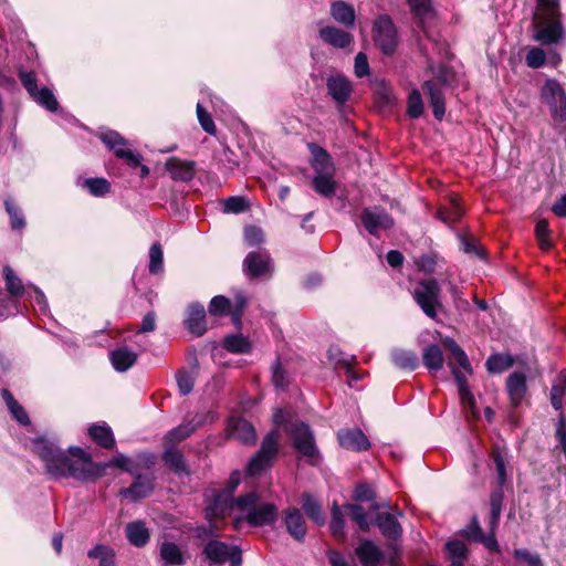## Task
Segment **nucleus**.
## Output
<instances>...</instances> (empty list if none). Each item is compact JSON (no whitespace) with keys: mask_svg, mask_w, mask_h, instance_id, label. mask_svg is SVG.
Returning <instances> with one entry per match:
<instances>
[{"mask_svg":"<svg viewBox=\"0 0 566 566\" xmlns=\"http://www.w3.org/2000/svg\"><path fill=\"white\" fill-rule=\"evenodd\" d=\"M284 524L287 533L296 541L303 542L306 536V523L296 507H289L284 512Z\"/></svg>","mask_w":566,"mask_h":566,"instance_id":"obj_18","label":"nucleus"},{"mask_svg":"<svg viewBox=\"0 0 566 566\" xmlns=\"http://www.w3.org/2000/svg\"><path fill=\"white\" fill-rule=\"evenodd\" d=\"M328 359L334 363L336 366L342 365L346 368V374L348 378V385L352 386V381H357L361 378V375L356 374L352 366V360L355 358L346 356L342 353L337 347H331L327 352Z\"/></svg>","mask_w":566,"mask_h":566,"instance_id":"obj_30","label":"nucleus"},{"mask_svg":"<svg viewBox=\"0 0 566 566\" xmlns=\"http://www.w3.org/2000/svg\"><path fill=\"white\" fill-rule=\"evenodd\" d=\"M223 211L227 213H240L248 209L249 205L242 197H229L222 202Z\"/></svg>","mask_w":566,"mask_h":566,"instance_id":"obj_59","label":"nucleus"},{"mask_svg":"<svg viewBox=\"0 0 566 566\" xmlns=\"http://www.w3.org/2000/svg\"><path fill=\"white\" fill-rule=\"evenodd\" d=\"M3 275L6 279L7 291L12 296H21L24 293V286L22 281L15 275L10 266L3 268Z\"/></svg>","mask_w":566,"mask_h":566,"instance_id":"obj_49","label":"nucleus"},{"mask_svg":"<svg viewBox=\"0 0 566 566\" xmlns=\"http://www.w3.org/2000/svg\"><path fill=\"white\" fill-rule=\"evenodd\" d=\"M375 524L388 539H397L401 536L402 528L396 516L391 513H379L375 520Z\"/></svg>","mask_w":566,"mask_h":566,"instance_id":"obj_27","label":"nucleus"},{"mask_svg":"<svg viewBox=\"0 0 566 566\" xmlns=\"http://www.w3.org/2000/svg\"><path fill=\"white\" fill-rule=\"evenodd\" d=\"M331 532L337 539H344V520L340 507L335 503L332 510Z\"/></svg>","mask_w":566,"mask_h":566,"instance_id":"obj_55","label":"nucleus"},{"mask_svg":"<svg viewBox=\"0 0 566 566\" xmlns=\"http://www.w3.org/2000/svg\"><path fill=\"white\" fill-rule=\"evenodd\" d=\"M453 375H454V379H455V382L458 386V390H459V395H460L462 405L464 407L470 408L472 413H475L474 396L472 395V392L469 389L465 376L461 371L457 370L455 368H453Z\"/></svg>","mask_w":566,"mask_h":566,"instance_id":"obj_36","label":"nucleus"},{"mask_svg":"<svg viewBox=\"0 0 566 566\" xmlns=\"http://www.w3.org/2000/svg\"><path fill=\"white\" fill-rule=\"evenodd\" d=\"M244 240L249 247L259 245L263 241V231L255 226L244 228Z\"/></svg>","mask_w":566,"mask_h":566,"instance_id":"obj_63","label":"nucleus"},{"mask_svg":"<svg viewBox=\"0 0 566 566\" xmlns=\"http://www.w3.org/2000/svg\"><path fill=\"white\" fill-rule=\"evenodd\" d=\"M159 552L165 566H180L186 563L184 551L176 543L163 542Z\"/></svg>","mask_w":566,"mask_h":566,"instance_id":"obj_29","label":"nucleus"},{"mask_svg":"<svg viewBox=\"0 0 566 566\" xmlns=\"http://www.w3.org/2000/svg\"><path fill=\"white\" fill-rule=\"evenodd\" d=\"M506 389L513 406H518L526 394V377L523 373H513L506 381Z\"/></svg>","mask_w":566,"mask_h":566,"instance_id":"obj_26","label":"nucleus"},{"mask_svg":"<svg viewBox=\"0 0 566 566\" xmlns=\"http://www.w3.org/2000/svg\"><path fill=\"white\" fill-rule=\"evenodd\" d=\"M165 464L177 473H187V468L182 455L174 448L166 444V451L164 453Z\"/></svg>","mask_w":566,"mask_h":566,"instance_id":"obj_45","label":"nucleus"},{"mask_svg":"<svg viewBox=\"0 0 566 566\" xmlns=\"http://www.w3.org/2000/svg\"><path fill=\"white\" fill-rule=\"evenodd\" d=\"M423 111L421 95L418 90H412L408 97L407 113L411 118H418Z\"/></svg>","mask_w":566,"mask_h":566,"instance_id":"obj_57","label":"nucleus"},{"mask_svg":"<svg viewBox=\"0 0 566 566\" xmlns=\"http://www.w3.org/2000/svg\"><path fill=\"white\" fill-rule=\"evenodd\" d=\"M164 270V253L158 242L151 244L149 249V272L151 274L161 273Z\"/></svg>","mask_w":566,"mask_h":566,"instance_id":"obj_50","label":"nucleus"},{"mask_svg":"<svg viewBox=\"0 0 566 566\" xmlns=\"http://www.w3.org/2000/svg\"><path fill=\"white\" fill-rule=\"evenodd\" d=\"M318 36L324 43L336 49H347L354 42V36L349 32L334 25H321Z\"/></svg>","mask_w":566,"mask_h":566,"instance_id":"obj_15","label":"nucleus"},{"mask_svg":"<svg viewBox=\"0 0 566 566\" xmlns=\"http://www.w3.org/2000/svg\"><path fill=\"white\" fill-rule=\"evenodd\" d=\"M179 390L182 395H188L193 388V377L188 371H179L176 376Z\"/></svg>","mask_w":566,"mask_h":566,"instance_id":"obj_64","label":"nucleus"},{"mask_svg":"<svg viewBox=\"0 0 566 566\" xmlns=\"http://www.w3.org/2000/svg\"><path fill=\"white\" fill-rule=\"evenodd\" d=\"M326 86L331 97L339 105L348 101L353 91L352 83L340 74L329 76Z\"/></svg>","mask_w":566,"mask_h":566,"instance_id":"obj_17","label":"nucleus"},{"mask_svg":"<svg viewBox=\"0 0 566 566\" xmlns=\"http://www.w3.org/2000/svg\"><path fill=\"white\" fill-rule=\"evenodd\" d=\"M235 509L244 513V520L251 526L271 525L277 520V506L273 503H261L255 492L239 496Z\"/></svg>","mask_w":566,"mask_h":566,"instance_id":"obj_3","label":"nucleus"},{"mask_svg":"<svg viewBox=\"0 0 566 566\" xmlns=\"http://www.w3.org/2000/svg\"><path fill=\"white\" fill-rule=\"evenodd\" d=\"M356 555L358 556L363 566H381L384 554L380 548L371 541H363L356 548Z\"/></svg>","mask_w":566,"mask_h":566,"instance_id":"obj_23","label":"nucleus"},{"mask_svg":"<svg viewBox=\"0 0 566 566\" xmlns=\"http://www.w3.org/2000/svg\"><path fill=\"white\" fill-rule=\"evenodd\" d=\"M232 303L224 296H214L209 304V313L214 316L231 315Z\"/></svg>","mask_w":566,"mask_h":566,"instance_id":"obj_54","label":"nucleus"},{"mask_svg":"<svg viewBox=\"0 0 566 566\" xmlns=\"http://www.w3.org/2000/svg\"><path fill=\"white\" fill-rule=\"evenodd\" d=\"M542 98L549 105L554 117L566 120V94L555 80H547L542 88Z\"/></svg>","mask_w":566,"mask_h":566,"instance_id":"obj_10","label":"nucleus"},{"mask_svg":"<svg viewBox=\"0 0 566 566\" xmlns=\"http://www.w3.org/2000/svg\"><path fill=\"white\" fill-rule=\"evenodd\" d=\"M558 13L547 14L545 10L536 9L533 19L534 40L549 45L559 42L564 36V29L557 18Z\"/></svg>","mask_w":566,"mask_h":566,"instance_id":"obj_4","label":"nucleus"},{"mask_svg":"<svg viewBox=\"0 0 566 566\" xmlns=\"http://www.w3.org/2000/svg\"><path fill=\"white\" fill-rule=\"evenodd\" d=\"M187 329L196 336L206 332V312L202 305L191 304L188 307V316L185 321Z\"/></svg>","mask_w":566,"mask_h":566,"instance_id":"obj_24","label":"nucleus"},{"mask_svg":"<svg viewBox=\"0 0 566 566\" xmlns=\"http://www.w3.org/2000/svg\"><path fill=\"white\" fill-rule=\"evenodd\" d=\"M545 52L539 48H532L526 54V64L530 67L538 69L545 63Z\"/></svg>","mask_w":566,"mask_h":566,"instance_id":"obj_62","label":"nucleus"},{"mask_svg":"<svg viewBox=\"0 0 566 566\" xmlns=\"http://www.w3.org/2000/svg\"><path fill=\"white\" fill-rule=\"evenodd\" d=\"M193 430L195 426H191L190 423H182L167 433L165 437V443H178L188 438L193 432Z\"/></svg>","mask_w":566,"mask_h":566,"instance_id":"obj_53","label":"nucleus"},{"mask_svg":"<svg viewBox=\"0 0 566 566\" xmlns=\"http://www.w3.org/2000/svg\"><path fill=\"white\" fill-rule=\"evenodd\" d=\"M302 507L306 515L315 523L321 525L325 522L319 504L311 495L304 496Z\"/></svg>","mask_w":566,"mask_h":566,"instance_id":"obj_52","label":"nucleus"},{"mask_svg":"<svg viewBox=\"0 0 566 566\" xmlns=\"http://www.w3.org/2000/svg\"><path fill=\"white\" fill-rule=\"evenodd\" d=\"M202 553L212 565H223L227 560L230 566H241L242 563L241 551L237 546H229L218 539L209 541Z\"/></svg>","mask_w":566,"mask_h":566,"instance_id":"obj_7","label":"nucleus"},{"mask_svg":"<svg viewBox=\"0 0 566 566\" xmlns=\"http://www.w3.org/2000/svg\"><path fill=\"white\" fill-rule=\"evenodd\" d=\"M4 206L10 216L12 229L19 230L24 228L25 221L21 210L9 199L4 201Z\"/></svg>","mask_w":566,"mask_h":566,"instance_id":"obj_56","label":"nucleus"},{"mask_svg":"<svg viewBox=\"0 0 566 566\" xmlns=\"http://www.w3.org/2000/svg\"><path fill=\"white\" fill-rule=\"evenodd\" d=\"M391 358L394 364L401 369L413 370L418 366V357L410 350L394 349Z\"/></svg>","mask_w":566,"mask_h":566,"instance_id":"obj_39","label":"nucleus"},{"mask_svg":"<svg viewBox=\"0 0 566 566\" xmlns=\"http://www.w3.org/2000/svg\"><path fill=\"white\" fill-rule=\"evenodd\" d=\"M241 479L240 472H233L229 480V486L213 495V499L207 507V517L224 518L235 509V501L232 495Z\"/></svg>","mask_w":566,"mask_h":566,"instance_id":"obj_5","label":"nucleus"},{"mask_svg":"<svg viewBox=\"0 0 566 566\" xmlns=\"http://www.w3.org/2000/svg\"><path fill=\"white\" fill-rule=\"evenodd\" d=\"M423 88L430 97L434 117L442 119L446 108L441 87L434 82L427 81Z\"/></svg>","mask_w":566,"mask_h":566,"instance_id":"obj_31","label":"nucleus"},{"mask_svg":"<svg viewBox=\"0 0 566 566\" xmlns=\"http://www.w3.org/2000/svg\"><path fill=\"white\" fill-rule=\"evenodd\" d=\"M83 187H85L92 196L103 197L109 191L111 184L105 178H88L84 180Z\"/></svg>","mask_w":566,"mask_h":566,"instance_id":"obj_51","label":"nucleus"},{"mask_svg":"<svg viewBox=\"0 0 566 566\" xmlns=\"http://www.w3.org/2000/svg\"><path fill=\"white\" fill-rule=\"evenodd\" d=\"M165 167L174 180L190 181L195 177V161L170 157Z\"/></svg>","mask_w":566,"mask_h":566,"instance_id":"obj_19","label":"nucleus"},{"mask_svg":"<svg viewBox=\"0 0 566 566\" xmlns=\"http://www.w3.org/2000/svg\"><path fill=\"white\" fill-rule=\"evenodd\" d=\"M153 489L154 483L149 475H137L132 486L120 490V495L132 501H137L148 496Z\"/></svg>","mask_w":566,"mask_h":566,"instance_id":"obj_22","label":"nucleus"},{"mask_svg":"<svg viewBox=\"0 0 566 566\" xmlns=\"http://www.w3.org/2000/svg\"><path fill=\"white\" fill-rule=\"evenodd\" d=\"M136 358L137 355L127 348H118L111 353L112 365L117 371L129 369L135 364Z\"/></svg>","mask_w":566,"mask_h":566,"instance_id":"obj_33","label":"nucleus"},{"mask_svg":"<svg viewBox=\"0 0 566 566\" xmlns=\"http://www.w3.org/2000/svg\"><path fill=\"white\" fill-rule=\"evenodd\" d=\"M329 14L337 23L345 28H353L355 25V9L345 1H334L331 4Z\"/></svg>","mask_w":566,"mask_h":566,"instance_id":"obj_25","label":"nucleus"},{"mask_svg":"<svg viewBox=\"0 0 566 566\" xmlns=\"http://www.w3.org/2000/svg\"><path fill=\"white\" fill-rule=\"evenodd\" d=\"M551 403L555 410H560L566 402V375L558 374L553 382L549 392Z\"/></svg>","mask_w":566,"mask_h":566,"instance_id":"obj_32","label":"nucleus"},{"mask_svg":"<svg viewBox=\"0 0 566 566\" xmlns=\"http://www.w3.org/2000/svg\"><path fill=\"white\" fill-rule=\"evenodd\" d=\"M197 116L202 129L210 135H216L217 128L214 122L201 104H197Z\"/></svg>","mask_w":566,"mask_h":566,"instance_id":"obj_60","label":"nucleus"},{"mask_svg":"<svg viewBox=\"0 0 566 566\" xmlns=\"http://www.w3.org/2000/svg\"><path fill=\"white\" fill-rule=\"evenodd\" d=\"M243 271L250 277H263L271 275L273 265L265 251L250 252L243 261Z\"/></svg>","mask_w":566,"mask_h":566,"instance_id":"obj_13","label":"nucleus"},{"mask_svg":"<svg viewBox=\"0 0 566 566\" xmlns=\"http://www.w3.org/2000/svg\"><path fill=\"white\" fill-rule=\"evenodd\" d=\"M486 368L490 373H503L513 365V358L506 354H495L488 358Z\"/></svg>","mask_w":566,"mask_h":566,"instance_id":"obj_48","label":"nucleus"},{"mask_svg":"<svg viewBox=\"0 0 566 566\" xmlns=\"http://www.w3.org/2000/svg\"><path fill=\"white\" fill-rule=\"evenodd\" d=\"M361 223L365 229L373 235L380 230H387L392 227V218L381 208H367L361 212Z\"/></svg>","mask_w":566,"mask_h":566,"instance_id":"obj_14","label":"nucleus"},{"mask_svg":"<svg viewBox=\"0 0 566 566\" xmlns=\"http://www.w3.org/2000/svg\"><path fill=\"white\" fill-rule=\"evenodd\" d=\"M223 346L227 350L234 354H247L251 349L249 339L242 335H230L226 337Z\"/></svg>","mask_w":566,"mask_h":566,"instance_id":"obj_43","label":"nucleus"},{"mask_svg":"<svg viewBox=\"0 0 566 566\" xmlns=\"http://www.w3.org/2000/svg\"><path fill=\"white\" fill-rule=\"evenodd\" d=\"M30 96L50 112H55L59 107L53 92L48 87L38 88Z\"/></svg>","mask_w":566,"mask_h":566,"instance_id":"obj_41","label":"nucleus"},{"mask_svg":"<svg viewBox=\"0 0 566 566\" xmlns=\"http://www.w3.org/2000/svg\"><path fill=\"white\" fill-rule=\"evenodd\" d=\"M314 189L319 195L329 197L335 191L333 174H317L313 179Z\"/></svg>","mask_w":566,"mask_h":566,"instance_id":"obj_46","label":"nucleus"},{"mask_svg":"<svg viewBox=\"0 0 566 566\" xmlns=\"http://www.w3.org/2000/svg\"><path fill=\"white\" fill-rule=\"evenodd\" d=\"M102 142L112 150L114 154L124 159L130 167H137L140 165L142 156L138 153L133 151L127 147V142L114 130L101 134Z\"/></svg>","mask_w":566,"mask_h":566,"instance_id":"obj_12","label":"nucleus"},{"mask_svg":"<svg viewBox=\"0 0 566 566\" xmlns=\"http://www.w3.org/2000/svg\"><path fill=\"white\" fill-rule=\"evenodd\" d=\"M2 397L11 412V415L19 421L21 424H29L30 420L28 417V413L21 407L17 400L13 398V396L9 392L7 389H2Z\"/></svg>","mask_w":566,"mask_h":566,"instance_id":"obj_44","label":"nucleus"},{"mask_svg":"<svg viewBox=\"0 0 566 566\" xmlns=\"http://www.w3.org/2000/svg\"><path fill=\"white\" fill-rule=\"evenodd\" d=\"M34 451L44 461L48 474L55 479L72 476L92 481L102 476L107 467L94 463L81 448H70L65 452L45 439L34 442Z\"/></svg>","mask_w":566,"mask_h":566,"instance_id":"obj_1","label":"nucleus"},{"mask_svg":"<svg viewBox=\"0 0 566 566\" xmlns=\"http://www.w3.org/2000/svg\"><path fill=\"white\" fill-rule=\"evenodd\" d=\"M279 434L276 431L269 432L261 444L260 451L251 459L248 465V473L256 475L265 470L277 452Z\"/></svg>","mask_w":566,"mask_h":566,"instance_id":"obj_9","label":"nucleus"},{"mask_svg":"<svg viewBox=\"0 0 566 566\" xmlns=\"http://www.w3.org/2000/svg\"><path fill=\"white\" fill-rule=\"evenodd\" d=\"M90 437L103 448H113L115 444L112 429L107 424H94L88 429Z\"/></svg>","mask_w":566,"mask_h":566,"instance_id":"obj_34","label":"nucleus"},{"mask_svg":"<svg viewBox=\"0 0 566 566\" xmlns=\"http://www.w3.org/2000/svg\"><path fill=\"white\" fill-rule=\"evenodd\" d=\"M440 287L436 280H426L415 289L413 296L424 314L431 318L437 316L440 306Z\"/></svg>","mask_w":566,"mask_h":566,"instance_id":"obj_8","label":"nucleus"},{"mask_svg":"<svg viewBox=\"0 0 566 566\" xmlns=\"http://www.w3.org/2000/svg\"><path fill=\"white\" fill-rule=\"evenodd\" d=\"M423 364L430 370L438 371L443 366V355L437 345H430L424 348L422 354Z\"/></svg>","mask_w":566,"mask_h":566,"instance_id":"obj_40","label":"nucleus"},{"mask_svg":"<svg viewBox=\"0 0 566 566\" xmlns=\"http://www.w3.org/2000/svg\"><path fill=\"white\" fill-rule=\"evenodd\" d=\"M503 491L500 489L493 491L490 496V534L483 535L478 543H482L489 551L499 552V544L495 538L494 532L499 525L500 515L502 512Z\"/></svg>","mask_w":566,"mask_h":566,"instance_id":"obj_11","label":"nucleus"},{"mask_svg":"<svg viewBox=\"0 0 566 566\" xmlns=\"http://www.w3.org/2000/svg\"><path fill=\"white\" fill-rule=\"evenodd\" d=\"M126 536L130 544L142 547L149 539V533L143 522H133L126 526Z\"/></svg>","mask_w":566,"mask_h":566,"instance_id":"obj_35","label":"nucleus"},{"mask_svg":"<svg viewBox=\"0 0 566 566\" xmlns=\"http://www.w3.org/2000/svg\"><path fill=\"white\" fill-rule=\"evenodd\" d=\"M345 510L349 517L357 523L360 531L369 532L371 523L369 522V518L361 506L348 504L345 506Z\"/></svg>","mask_w":566,"mask_h":566,"instance_id":"obj_47","label":"nucleus"},{"mask_svg":"<svg viewBox=\"0 0 566 566\" xmlns=\"http://www.w3.org/2000/svg\"><path fill=\"white\" fill-rule=\"evenodd\" d=\"M291 418L290 411L283 409H276L273 415L275 424L285 426V431L292 438L294 448L314 463L319 453L310 427L303 422H291Z\"/></svg>","mask_w":566,"mask_h":566,"instance_id":"obj_2","label":"nucleus"},{"mask_svg":"<svg viewBox=\"0 0 566 566\" xmlns=\"http://www.w3.org/2000/svg\"><path fill=\"white\" fill-rule=\"evenodd\" d=\"M517 560L526 563L528 566H544L538 554L531 553L527 549L520 548L514 552Z\"/></svg>","mask_w":566,"mask_h":566,"instance_id":"obj_61","label":"nucleus"},{"mask_svg":"<svg viewBox=\"0 0 566 566\" xmlns=\"http://www.w3.org/2000/svg\"><path fill=\"white\" fill-rule=\"evenodd\" d=\"M339 444L348 450L363 451L370 446L367 437L359 429L340 430L337 433Z\"/></svg>","mask_w":566,"mask_h":566,"instance_id":"obj_20","label":"nucleus"},{"mask_svg":"<svg viewBox=\"0 0 566 566\" xmlns=\"http://www.w3.org/2000/svg\"><path fill=\"white\" fill-rule=\"evenodd\" d=\"M443 345L447 349L450 350L452 354L453 359L458 363V365L465 370L467 373H471V366L470 361L465 355V353L461 349V347L452 339V338H444Z\"/></svg>","mask_w":566,"mask_h":566,"instance_id":"obj_42","label":"nucleus"},{"mask_svg":"<svg viewBox=\"0 0 566 566\" xmlns=\"http://www.w3.org/2000/svg\"><path fill=\"white\" fill-rule=\"evenodd\" d=\"M406 2L422 29L427 22L437 18V10L431 0H406Z\"/></svg>","mask_w":566,"mask_h":566,"instance_id":"obj_21","label":"nucleus"},{"mask_svg":"<svg viewBox=\"0 0 566 566\" xmlns=\"http://www.w3.org/2000/svg\"><path fill=\"white\" fill-rule=\"evenodd\" d=\"M308 148L313 156L312 166L316 175L334 174V164L328 153L315 144H308Z\"/></svg>","mask_w":566,"mask_h":566,"instance_id":"obj_28","label":"nucleus"},{"mask_svg":"<svg viewBox=\"0 0 566 566\" xmlns=\"http://www.w3.org/2000/svg\"><path fill=\"white\" fill-rule=\"evenodd\" d=\"M227 430L232 439L242 443H253L256 438L253 426L240 417H231L228 421Z\"/></svg>","mask_w":566,"mask_h":566,"instance_id":"obj_16","label":"nucleus"},{"mask_svg":"<svg viewBox=\"0 0 566 566\" xmlns=\"http://www.w3.org/2000/svg\"><path fill=\"white\" fill-rule=\"evenodd\" d=\"M463 209L455 198L450 199L446 207H442L438 211V218L447 223L452 224L461 219Z\"/></svg>","mask_w":566,"mask_h":566,"instance_id":"obj_38","label":"nucleus"},{"mask_svg":"<svg viewBox=\"0 0 566 566\" xmlns=\"http://www.w3.org/2000/svg\"><path fill=\"white\" fill-rule=\"evenodd\" d=\"M450 566H463L468 556V548L461 541H450L446 544Z\"/></svg>","mask_w":566,"mask_h":566,"instance_id":"obj_37","label":"nucleus"},{"mask_svg":"<svg viewBox=\"0 0 566 566\" xmlns=\"http://www.w3.org/2000/svg\"><path fill=\"white\" fill-rule=\"evenodd\" d=\"M535 234L542 250H548L552 247L549 240V228L546 220H539L535 227Z\"/></svg>","mask_w":566,"mask_h":566,"instance_id":"obj_58","label":"nucleus"},{"mask_svg":"<svg viewBox=\"0 0 566 566\" xmlns=\"http://www.w3.org/2000/svg\"><path fill=\"white\" fill-rule=\"evenodd\" d=\"M374 41L377 48L386 54H392L398 45L397 29L387 14L379 15L373 27Z\"/></svg>","mask_w":566,"mask_h":566,"instance_id":"obj_6","label":"nucleus"}]
</instances>
